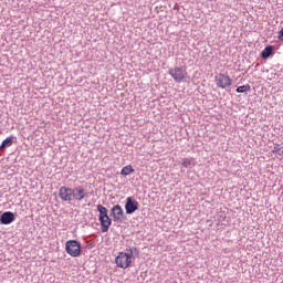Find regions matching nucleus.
<instances>
[{
    "label": "nucleus",
    "mask_w": 283,
    "mask_h": 283,
    "mask_svg": "<svg viewBox=\"0 0 283 283\" xmlns=\"http://www.w3.org/2000/svg\"><path fill=\"white\" fill-rule=\"evenodd\" d=\"M65 251L71 258L81 256V242L77 240H69L65 243Z\"/></svg>",
    "instance_id": "obj_1"
},
{
    "label": "nucleus",
    "mask_w": 283,
    "mask_h": 283,
    "mask_svg": "<svg viewBox=\"0 0 283 283\" xmlns=\"http://www.w3.org/2000/svg\"><path fill=\"white\" fill-rule=\"evenodd\" d=\"M168 74L174 78L175 83H182L187 77V69L185 66H176L169 69Z\"/></svg>",
    "instance_id": "obj_2"
},
{
    "label": "nucleus",
    "mask_w": 283,
    "mask_h": 283,
    "mask_svg": "<svg viewBox=\"0 0 283 283\" xmlns=\"http://www.w3.org/2000/svg\"><path fill=\"white\" fill-rule=\"evenodd\" d=\"M214 83L217 87H220L221 90H228V87L233 84V80H231V77L224 73H219L214 76Z\"/></svg>",
    "instance_id": "obj_3"
},
{
    "label": "nucleus",
    "mask_w": 283,
    "mask_h": 283,
    "mask_svg": "<svg viewBox=\"0 0 283 283\" xmlns=\"http://www.w3.org/2000/svg\"><path fill=\"white\" fill-rule=\"evenodd\" d=\"M115 264L118 269H129L132 264V255L127 252H119L115 259Z\"/></svg>",
    "instance_id": "obj_4"
},
{
    "label": "nucleus",
    "mask_w": 283,
    "mask_h": 283,
    "mask_svg": "<svg viewBox=\"0 0 283 283\" xmlns=\"http://www.w3.org/2000/svg\"><path fill=\"white\" fill-rule=\"evenodd\" d=\"M59 198L62 200V202H72L74 200V189L65 186L60 187Z\"/></svg>",
    "instance_id": "obj_5"
},
{
    "label": "nucleus",
    "mask_w": 283,
    "mask_h": 283,
    "mask_svg": "<svg viewBox=\"0 0 283 283\" xmlns=\"http://www.w3.org/2000/svg\"><path fill=\"white\" fill-rule=\"evenodd\" d=\"M138 207H140V205L136 199H134V197H128L126 199L125 211L127 216H132V213H136V211H138Z\"/></svg>",
    "instance_id": "obj_6"
},
{
    "label": "nucleus",
    "mask_w": 283,
    "mask_h": 283,
    "mask_svg": "<svg viewBox=\"0 0 283 283\" xmlns=\"http://www.w3.org/2000/svg\"><path fill=\"white\" fill-rule=\"evenodd\" d=\"M111 216L114 222H123L125 220V211L120 205H115L111 210Z\"/></svg>",
    "instance_id": "obj_7"
},
{
    "label": "nucleus",
    "mask_w": 283,
    "mask_h": 283,
    "mask_svg": "<svg viewBox=\"0 0 283 283\" xmlns=\"http://www.w3.org/2000/svg\"><path fill=\"white\" fill-rule=\"evenodd\" d=\"M73 190H74L73 198L78 202H81V200H85V198H90V193L85 191V188H83V186L75 187L73 188Z\"/></svg>",
    "instance_id": "obj_8"
},
{
    "label": "nucleus",
    "mask_w": 283,
    "mask_h": 283,
    "mask_svg": "<svg viewBox=\"0 0 283 283\" xmlns=\"http://www.w3.org/2000/svg\"><path fill=\"white\" fill-rule=\"evenodd\" d=\"M17 220L14 212L6 211L0 216V224H12Z\"/></svg>",
    "instance_id": "obj_9"
},
{
    "label": "nucleus",
    "mask_w": 283,
    "mask_h": 283,
    "mask_svg": "<svg viewBox=\"0 0 283 283\" xmlns=\"http://www.w3.org/2000/svg\"><path fill=\"white\" fill-rule=\"evenodd\" d=\"M98 220H99L102 233H107L109 231V228L112 227V218L107 217Z\"/></svg>",
    "instance_id": "obj_10"
},
{
    "label": "nucleus",
    "mask_w": 283,
    "mask_h": 283,
    "mask_svg": "<svg viewBox=\"0 0 283 283\" xmlns=\"http://www.w3.org/2000/svg\"><path fill=\"white\" fill-rule=\"evenodd\" d=\"M275 54V46L268 45L264 48V50L261 52V59L266 60L270 56H273Z\"/></svg>",
    "instance_id": "obj_11"
},
{
    "label": "nucleus",
    "mask_w": 283,
    "mask_h": 283,
    "mask_svg": "<svg viewBox=\"0 0 283 283\" xmlns=\"http://www.w3.org/2000/svg\"><path fill=\"white\" fill-rule=\"evenodd\" d=\"M97 211H98V213H99L98 220H103V219H105V218H109V214H107V213H108V210H107V208H105V206H103V205H97Z\"/></svg>",
    "instance_id": "obj_12"
},
{
    "label": "nucleus",
    "mask_w": 283,
    "mask_h": 283,
    "mask_svg": "<svg viewBox=\"0 0 283 283\" xmlns=\"http://www.w3.org/2000/svg\"><path fill=\"white\" fill-rule=\"evenodd\" d=\"M13 143V137H7L0 145V151H4L6 147H12Z\"/></svg>",
    "instance_id": "obj_13"
},
{
    "label": "nucleus",
    "mask_w": 283,
    "mask_h": 283,
    "mask_svg": "<svg viewBox=\"0 0 283 283\" xmlns=\"http://www.w3.org/2000/svg\"><path fill=\"white\" fill-rule=\"evenodd\" d=\"M126 253L130 255V260H132V258H138V255H140V250H138V248L136 247L126 248Z\"/></svg>",
    "instance_id": "obj_14"
},
{
    "label": "nucleus",
    "mask_w": 283,
    "mask_h": 283,
    "mask_svg": "<svg viewBox=\"0 0 283 283\" xmlns=\"http://www.w3.org/2000/svg\"><path fill=\"white\" fill-rule=\"evenodd\" d=\"M181 165L186 169H189V167H196V163H193V159H189V158H184Z\"/></svg>",
    "instance_id": "obj_15"
},
{
    "label": "nucleus",
    "mask_w": 283,
    "mask_h": 283,
    "mask_svg": "<svg viewBox=\"0 0 283 283\" xmlns=\"http://www.w3.org/2000/svg\"><path fill=\"white\" fill-rule=\"evenodd\" d=\"M134 167H132V165H128L122 169L120 174L122 176H129V174H134Z\"/></svg>",
    "instance_id": "obj_16"
},
{
    "label": "nucleus",
    "mask_w": 283,
    "mask_h": 283,
    "mask_svg": "<svg viewBox=\"0 0 283 283\" xmlns=\"http://www.w3.org/2000/svg\"><path fill=\"white\" fill-rule=\"evenodd\" d=\"M244 92H251V85H242L237 87V94H244Z\"/></svg>",
    "instance_id": "obj_17"
},
{
    "label": "nucleus",
    "mask_w": 283,
    "mask_h": 283,
    "mask_svg": "<svg viewBox=\"0 0 283 283\" xmlns=\"http://www.w3.org/2000/svg\"><path fill=\"white\" fill-rule=\"evenodd\" d=\"M276 156H279L280 160L283 158V146L275 149Z\"/></svg>",
    "instance_id": "obj_18"
},
{
    "label": "nucleus",
    "mask_w": 283,
    "mask_h": 283,
    "mask_svg": "<svg viewBox=\"0 0 283 283\" xmlns=\"http://www.w3.org/2000/svg\"><path fill=\"white\" fill-rule=\"evenodd\" d=\"M277 39H279V41H283V27L279 32Z\"/></svg>",
    "instance_id": "obj_19"
}]
</instances>
